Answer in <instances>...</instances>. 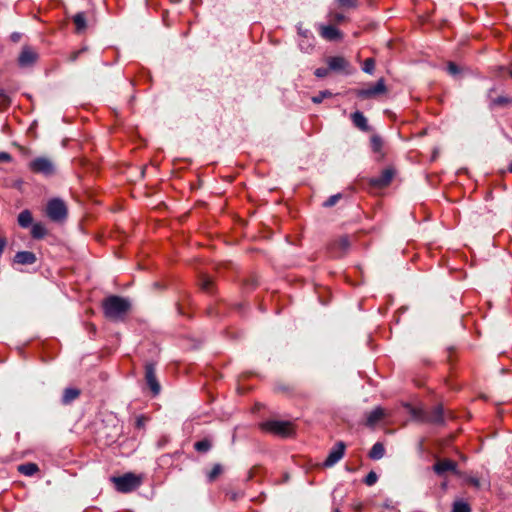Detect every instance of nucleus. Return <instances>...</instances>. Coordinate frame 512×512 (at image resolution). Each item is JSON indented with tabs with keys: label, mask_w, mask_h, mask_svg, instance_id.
I'll list each match as a JSON object with an SVG mask.
<instances>
[{
	"label": "nucleus",
	"mask_w": 512,
	"mask_h": 512,
	"mask_svg": "<svg viewBox=\"0 0 512 512\" xmlns=\"http://www.w3.org/2000/svg\"><path fill=\"white\" fill-rule=\"evenodd\" d=\"M129 309V301L119 296H109L103 301L104 314L110 320H122Z\"/></svg>",
	"instance_id": "nucleus-1"
},
{
	"label": "nucleus",
	"mask_w": 512,
	"mask_h": 512,
	"mask_svg": "<svg viewBox=\"0 0 512 512\" xmlns=\"http://www.w3.org/2000/svg\"><path fill=\"white\" fill-rule=\"evenodd\" d=\"M111 481L114 483L117 491L129 493L136 490L141 485L142 478L133 473H126L122 476L112 477Z\"/></svg>",
	"instance_id": "nucleus-2"
},
{
	"label": "nucleus",
	"mask_w": 512,
	"mask_h": 512,
	"mask_svg": "<svg viewBox=\"0 0 512 512\" xmlns=\"http://www.w3.org/2000/svg\"><path fill=\"white\" fill-rule=\"evenodd\" d=\"M46 215L53 222H63L68 215V209L63 200L53 198L48 201Z\"/></svg>",
	"instance_id": "nucleus-3"
},
{
	"label": "nucleus",
	"mask_w": 512,
	"mask_h": 512,
	"mask_svg": "<svg viewBox=\"0 0 512 512\" xmlns=\"http://www.w3.org/2000/svg\"><path fill=\"white\" fill-rule=\"evenodd\" d=\"M261 428L267 432L282 437H287L293 433L292 424L288 421L271 420L261 424Z\"/></svg>",
	"instance_id": "nucleus-4"
},
{
	"label": "nucleus",
	"mask_w": 512,
	"mask_h": 512,
	"mask_svg": "<svg viewBox=\"0 0 512 512\" xmlns=\"http://www.w3.org/2000/svg\"><path fill=\"white\" fill-rule=\"evenodd\" d=\"M386 92L387 87L385 85V81L381 78L374 86L357 90L356 95L361 99H369L385 94Z\"/></svg>",
	"instance_id": "nucleus-5"
},
{
	"label": "nucleus",
	"mask_w": 512,
	"mask_h": 512,
	"mask_svg": "<svg viewBox=\"0 0 512 512\" xmlns=\"http://www.w3.org/2000/svg\"><path fill=\"white\" fill-rule=\"evenodd\" d=\"M29 168L35 173L51 175L54 172L53 163L45 157H39L29 163Z\"/></svg>",
	"instance_id": "nucleus-6"
},
{
	"label": "nucleus",
	"mask_w": 512,
	"mask_h": 512,
	"mask_svg": "<svg viewBox=\"0 0 512 512\" xmlns=\"http://www.w3.org/2000/svg\"><path fill=\"white\" fill-rule=\"evenodd\" d=\"M345 444L342 441H339L335 444V446L332 448V450L329 452L326 460L324 461V466L326 467H332L335 465L339 460L342 459L345 452Z\"/></svg>",
	"instance_id": "nucleus-7"
},
{
	"label": "nucleus",
	"mask_w": 512,
	"mask_h": 512,
	"mask_svg": "<svg viewBox=\"0 0 512 512\" xmlns=\"http://www.w3.org/2000/svg\"><path fill=\"white\" fill-rule=\"evenodd\" d=\"M433 470L439 476H443L446 472H452L454 474L458 473L456 462L450 459L438 460L434 464Z\"/></svg>",
	"instance_id": "nucleus-8"
},
{
	"label": "nucleus",
	"mask_w": 512,
	"mask_h": 512,
	"mask_svg": "<svg viewBox=\"0 0 512 512\" xmlns=\"http://www.w3.org/2000/svg\"><path fill=\"white\" fill-rule=\"evenodd\" d=\"M145 378L152 392L157 395L160 392V384L156 378L155 367L151 363L145 366Z\"/></svg>",
	"instance_id": "nucleus-9"
},
{
	"label": "nucleus",
	"mask_w": 512,
	"mask_h": 512,
	"mask_svg": "<svg viewBox=\"0 0 512 512\" xmlns=\"http://www.w3.org/2000/svg\"><path fill=\"white\" fill-rule=\"evenodd\" d=\"M394 175V169L386 168L381 172V174L378 177H375L371 180V184L376 187H385L390 184Z\"/></svg>",
	"instance_id": "nucleus-10"
},
{
	"label": "nucleus",
	"mask_w": 512,
	"mask_h": 512,
	"mask_svg": "<svg viewBox=\"0 0 512 512\" xmlns=\"http://www.w3.org/2000/svg\"><path fill=\"white\" fill-rule=\"evenodd\" d=\"M36 59H37L36 52L33 51L29 47H25L22 49V51L19 55L18 62H19V65L22 67H28V66L32 65L33 63H35Z\"/></svg>",
	"instance_id": "nucleus-11"
},
{
	"label": "nucleus",
	"mask_w": 512,
	"mask_h": 512,
	"mask_svg": "<svg viewBox=\"0 0 512 512\" xmlns=\"http://www.w3.org/2000/svg\"><path fill=\"white\" fill-rule=\"evenodd\" d=\"M319 29L320 35L328 41H334L342 38L340 30L332 25H320Z\"/></svg>",
	"instance_id": "nucleus-12"
},
{
	"label": "nucleus",
	"mask_w": 512,
	"mask_h": 512,
	"mask_svg": "<svg viewBox=\"0 0 512 512\" xmlns=\"http://www.w3.org/2000/svg\"><path fill=\"white\" fill-rule=\"evenodd\" d=\"M329 70L333 71H346L349 67V62L342 56H334L327 59Z\"/></svg>",
	"instance_id": "nucleus-13"
},
{
	"label": "nucleus",
	"mask_w": 512,
	"mask_h": 512,
	"mask_svg": "<svg viewBox=\"0 0 512 512\" xmlns=\"http://www.w3.org/2000/svg\"><path fill=\"white\" fill-rule=\"evenodd\" d=\"M14 261L22 265H31L35 263L36 256L33 252L30 251H20L17 252L14 256Z\"/></svg>",
	"instance_id": "nucleus-14"
},
{
	"label": "nucleus",
	"mask_w": 512,
	"mask_h": 512,
	"mask_svg": "<svg viewBox=\"0 0 512 512\" xmlns=\"http://www.w3.org/2000/svg\"><path fill=\"white\" fill-rule=\"evenodd\" d=\"M353 124L362 131H368V121L362 112L356 111L351 115Z\"/></svg>",
	"instance_id": "nucleus-15"
},
{
	"label": "nucleus",
	"mask_w": 512,
	"mask_h": 512,
	"mask_svg": "<svg viewBox=\"0 0 512 512\" xmlns=\"http://www.w3.org/2000/svg\"><path fill=\"white\" fill-rule=\"evenodd\" d=\"M385 416V412L382 408L377 407L372 410L366 418V423L368 426H374L378 421H380Z\"/></svg>",
	"instance_id": "nucleus-16"
},
{
	"label": "nucleus",
	"mask_w": 512,
	"mask_h": 512,
	"mask_svg": "<svg viewBox=\"0 0 512 512\" xmlns=\"http://www.w3.org/2000/svg\"><path fill=\"white\" fill-rule=\"evenodd\" d=\"M17 221H18L19 226H21L22 228H27L29 226H32V224H33L32 213L27 209L21 211L18 215Z\"/></svg>",
	"instance_id": "nucleus-17"
},
{
	"label": "nucleus",
	"mask_w": 512,
	"mask_h": 512,
	"mask_svg": "<svg viewBox=\"0 0 512 512\" xmlns=\"http://www.w3.org/2000/svg\"><path fill=\"white\" fill-rule=\"evenodd\" d=\"M385 454V448L384 445L380 442L375 443L370 452L369 457L373 460H379L381 459Z\"/></svg>",
	"instance_id": "nucleus-18"
},
{
	"label": "nucleus",
	"mask_w": 512,
	"mask_h": 512,
	"mask_svg": "<svg viewBox=\"0 0 512 512\" xmlns=\"http://www.w3.org/2000/svg\"><path fill=\"white\" fill-rule=\"evenodd\" d=\"M73 21L76 26V31L78 33L83 32L87 28V22L84 13L80 12L74 15Z\"/></svg>",
	"instance_id": "nucleus-19"
},
{
	"label": "nucleus",
	"mask_w": 512,
	"mask_h": 512,
	"mask_svg": "<svg viewBox=\"0 0 512 512\" xmlns=\"http://www.w3.org/2000/svg\"><path fill=\"white\" fill-rule=\"evenodd\" d=\"M31 234L35 239H42L46 236L47 229L42 223H34L32 224Z\"/></svg>",
	"instance_id": "nucleus-20"
},
{
	"label": "nucleus",
	"mask_w": 512,
	"mask_h": 512,
	"mask_svg": "<svg viewBox=\"0 0 512 512\" xmlns=\"http://www.w3.org/2000/svg\"><path fill=\"white\" fill-rule=\"evenodd\" d=\"M39 468L35 463H25L18 467V471L25 476H32L38 472Z\"/></svg>",
	"instance_id": "nucleus-21"
},
{
	"label": "nucleus",
	"mask_w": 512,
	"mask_h": 512,
	"mask_svg": "<svg viewBox=\"0 0 512 512\" xmlns=\"http://www.w3.org/2000/svg\"><path fill=\"white\" fill-rule=\"evenodd\" d=\"M79 394H80L79 390H77L75 388H67L64 390L62 402L64 404H68V403L72 402L73 400H75L79 396Z\"/></svg>",
	"instance_id": "nucleus-22"
},
{
	"label": "nucleus",
	"mask_w": 512,
	"mask_h": 512,
	"mask_svg": "<svg viewBox=\"0 0 512 512\" xmlns=\"http://www.w3.org/2000/svg\"><path fill=\"white\" fill-rule=\"evenodd\" d=\"M223 472V467L221 464H215L211 471L207 474V478L209 482H213L217 479L219 475Z\"/></svg>",
	"instance_id": "nucleus-23"
},
{
	"label": "nucleus",
	"mask_w": 512,
	"mask_h": 512,
	"mask_svg": "<svg viewBox=\"0 0 512 512\" xmlns=\"http://www.w3.org/2000/svg\"><path fill=\"white\" fill-rule=\"evenodd\" d=\"M194 448L198 452H207L211 449V442L208 439L197 441L194 444Z\"/></svg>",
	"instance_id": "nucleus-24"
},
{
	"label": "nucleus",
	"mask_w": 512,
	"mask_h": 512,
	"mask_svg": "<svg viewBox=\"0 0 512 512\" xmlns=\"http://www.w3.org/2000/svg\"><path fill=\"white\" fill-rule=\"evenodd\" d=\"M452 512H471V508L469 504L464 501H455Z\"/></svg>",
	"instance_id": "nucleus-25"
},
{
	"label": "nucleus",
	"mask_w": 512,
	"mask_h": 512,
	"mask_svg": "<svg viewBox=\"0 0 512 512\" xmlns=\"http://www.w3.org/2000/svg\"><path fill=\"white\" fill-rule=\"evenodd\" d=\"M511 103H512V100L510 98H508L506 96H499V97L491 100V107L506 106Z\"/></svg>",
	"instance_id": "nucleus-26"
},
{
	"label": "nucleus",
	"mask_w": 512,
	"mask_h": 512,
	"mask_svg": "<svg viewBox=\"0 0 512 512\" xmlns=\"http://www.w3.org/2000/svg\"><path fill=\"white\" fill-rule=\"evenodd\" d=\"M375 69V61L372 58H367L363 64V71L368 74H372Z\"/></svg>",
	"instance_id": "nucleus-27"
},
{
	"label": "nucleus",
	"mask_w": 512,
	"mask_h": 512,
	"mask_svg": "<svg viewBox=\"0 0 512 512\" xmlns=\"http://www.w3.org/2000/svg\"><path fill=\"white\" fill-rule=\"evenodd\" d=\"M428 420L434 423H441L443 421L441 408H436L435 411L429 416Z\"/></svg>",
	"instance_id": "nucleus-28"
},
{
	"label": "nucleus",
	"mask_w": 512,
	"mask_h": 512,
	"mask_svg": "<svg viewBox=\"0 0 512 512\" xmlns=\"http://www.w3.org/2000/svg\"><path fill=\"white\" fill-rule=\"evenodd\" d=\"M332 93L328 90L321 91L317 96L312 98V101L316 104H319L323 101L324 98L331 97Z\"/></svg>",
	"instance_id": "nucleus-29"
},
{
	"label": "nucleus",
	"mask_w": 512,
	"mask_h": 512,
	"mask_svg": "<svg viewBox=\"0 0 512 512\" xmlns=\"http://www.w3.org/2000/svg\"><path fill=\"white\" fill-rule=\"evenodd\" d=\"M371 146L373 151L379 152L382 148V139L379 136H373L371 138Z\"/></svg>",
	"instance_id": "nucleus-30"
},
{
	"label": "nucleus",
	"mask_w": 512,
	"mask_h": 512,
	"mask_svg": "<svg viewBox=\"0 0 512 512\" xmlns=\"http://www.w3.org/2000/svg\"><path fill=\"white\" fill-rule=\"evenodd\" d=\"M338 5L343 8H355L358 0H336Z\"/></svg>",
	"instance_id": "nucleus-31"
},
{
	"label": "nucleus",
	"mask_w": 512,
	"mask_h": 512,
	"mask_svg": "<svg viewBox=\"0 0 512 512\" xmlns=\"http://www.w3.org/2000/svg\"><path fill=\"white\" fill-rule=\"evenodd\" d=\"M377 479H378L377 474L374 471H371L365 477L364 482H365L366 485L372 486V485H374L377 482Z\"/></svg>",
	"instance_id": "nucleus-32"
},
{
	"label": "nucleus",
	"mask_w": 512,
	"mask_h": 512,
	"mask_svg": "<svg viewBox=\"0 0 512 512\" xmlns=\"http://www.w3.org/2000/svg\"><path fill=\"white\" fill-rule=\"evenodd\" d=\"M342 197V195L339 193V194H335V195H332L330 196L325 202H324V206L325 207H332L334 206L338 200Z\"/></svg>",
	"instance_id": "nucleus-33"
},
{
	"label": "nucleus",
	"mask_w": 512,
	"mask_h": 512,
	"mask_svg": "<svg viewBox=\"0 0 512 512\" xmlns=\"http://www.w3.org/2000/svg\"><path fill=\"white\" fill-rule=\"evenodd\" d=\"M447 71L449 74H451L452 76H455L457 74L460 73V69L459 67L453 63V62H449L448 65H447Z\"/></svg>",
	"instance_id": "nucleus-34"
},
{
	"label": "nucleus",
	"mask_w": 512,
	"mask_h": 512,
	"mask_svg": "<svg viewBox=\"0 0 512 512\" xmlns=\"http://www.w3.org/2000/svg\"><path fill=\"white\" fill-rule=\"evenodd\" d=\"M314 73L316 77L323 78L328 75L329 68H317Z\"/></svg>",
	"instance_id": "nucleus-35"
},
{
	"label": "nucleus",
	"mask_w": 512,
	"mask_h": 512,
	"mask_svg": "<svg viewBox=\"0 0 512 512\" xmlns=\"http://www.w3.org/2000/svg\"><path fill=\"white\" fill-rule=\"evenodd\" d=\"M329 17L332 21L336 22H342L345 19L344 15L341 13H330Z\"/></svg>",
	"instance_id": "nucleus-36"
},
{
	"label": "nucleus",
	"mask_w": 512,
	"mask_h": 512,
	"mask_svg": "<svg viewBox=\"0 0 512 512\" xmlns=\"http://www.w3.org/2000/svg\"><path fill=\"white\" fill-rule=\"evenodd\" d=\"M9 103L8 101V98L6 97V95L3 93L2 90H0V108L4 107V106H7Z\"/></svg>",
	"instance_id": "nucleus-37"
},
{
	"label": "nucleus",
	"mask_w": 512,
	"mask_h": 512,
	"mask_svg": "<svg viewBox=\"0 0 512 512\" xmlns=\"http://www.w3.org/2000/svg\"><path fill=\"white\" fill-rule=\"evenodd\" d=\"M468 483H470L471 485H473L474 487L476 488H479L480 487V481L478 478H475V477H470L468 479Z\"/></svg>",
	"instance_id": "nucleus-38"
},
{
	"label": "nucleus",
	"mask_w": 512,
	"mask_h": 512,
	"mask_svg": "<svg viewBox=\"0 0 512 512\" xmlns=\"http://www.w3.org/2000/svg\"><path fill=\"white\" fill-rule=\"evenodd\" d=\"M11 160V155L7 152H1L0 153V161H10Z\"/></svg>",
	"instance_id": "nucleus-39"
},
{
	"label": "nucleus",
	"mask_w": 512,
	"mask_h": 512,
	"mask_svg": "<svg viewBox=\"0 0 512 512\" xmlns=\"http://www.w3.org/2000/svg\"><path fill=\"white\" fill-rule=\"evenodd\" d=\"M7 244V241L4 237H1L0 238V256L2 255L3 251H4V248Z\"/></svg>",
	"instance_id": "nucleus-40"
},
{
	"label": "nucleus",
	"mask_w": 512,
	"mask_h": 512,
	"mask_svg": "<svg viewBox=\"0 0 512 512\" xmlns=\"http://www.w3.org/2000/svg\"><path fill=\"white\" fill-rule=\"evenodd\" d=\"M210 285H211V281L206 279L202 283V288L205 289V290H209Z\"/></svg>",
	"instance_id": "nucleus-41"
},
{
	"label": "nucleus",
	"mask_w": 512,
	"mask_h": 512,
	"mask_svg": "<svg viewBox=\"0 0 512 512\" xmlns=\"http://www.w3.org/2000/svg\"><path fill=\"white\" fill-rule=\"evenodd\" d=\"M341 245H342L344 248H347V247L349 246L348 239H347V238H343V239H341Z\"/></svg>",
	"instance_id": "nucleus-42"
},
{
	"label": "nucleus",
	"mask_w": 512,
	"mask_h": 512,
	"mask_svg": "<svg viewBox=\"0 0 512 512\" xmlns=\"http://www.w3.org/2000/svg\"><path fill=\"white\" fill-rule=\"evenodd\" d=\"M77 55H78V52L77 53H74L71 60L74 61L76 58H77Z\"/></svg>",
	"instance_id": "nucleus-43"
},
{
	"label": "nucleus",
	"mask_w": 512,
	"mask_h": 512,
	"mask_svg": "<svg viewBox=\"0 0 512 512\" xmlns=\"http://www.w3.org/2000/svg\"><path fill=\"white\" fill-rule=\"evenodd\" d=\"M300 34L304 37H307V34H308V31H305V32H300Z\"/></svg>",
	"instance_id": "nucleus-44"
},
{
	"label": "nucleus",
	"mask_w": 512,
	"mask_h": 512,
	"mask_svg": "<svg viewBox=\"0 0 512 512\" xmlns=\"http://www.w3.org/2000/svg\"><path fill=\"white\" fill-rule=\"evenodd\" d=\"M509 171L512 172V163L509 166Z\"/></svg>",
	"instance_id": "nucleus-45"
},
{
	"label": "nucleus",
	"mask_w": 512,
	"mask_h": 512,
	"mask_svg": "<svg viewBox=\"0 0 512 512\" xmlns=\"http://www.w3.org/2000/svg\"><path fill=\"white\" fill-rule=\"evenodd\" d=\"M334 512H340V510H339L338 508H336V509L334 510Z\"/></svg>",
	"instance_id": "nucleus-46"
},
{
	"label": "nucleus",
	"mask_w": 512,
	"mask_h": 512,
	"mask_svg": "<svg viewBox=\"0 0 512 512\" xmlns=\"http://www.w3.org/2000/svg\"><path fill=\"white\" fill-rule=\"evenodd\" d=\"M510 76L512 77V71L510 72Z\"/></svg>",
	"instance_id": "nucleus-47"
}]
</instances>
